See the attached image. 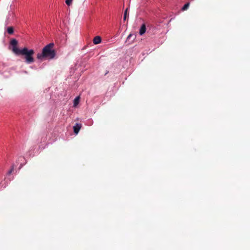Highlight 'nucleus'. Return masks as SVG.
Segmentation results:
<instances>
[{
	"label": "nucleus",
	"instance_id": "12",
	"mask_svg": "<svg viewBox=\"0 0 250 250\" xmlns=\"http://www.w3.org/2000/svg\"><path fill=\"white\" fill-rule=\"evenodd\" d=\"M13 169H14V168L13 167H12L8 172V175H10L11 174V173L12 172V171H13Z\"/></svg>",
	"mask_w": 250,
	"mask_h": 250
},
{
	"label": "nucleus",
	"instance_id": "1",
	"mask_svg": "<svg viewBox=\"0 0 250 250\" xmlns=\"http://www.w3.org/2000/svg\"><path fill=\"white\" fill-rule=\"evenodd\" d=\"M54 46V43L53 42L45 46L42 49V52L37 54V59L40 60H42L44 58L47 59H53L56 55L55 51L53 49Z\"/></svg>",
	"mask_w": 250,
	"mask_h": 250
},
{
	"label": "nucleus",
	"instance_id": "9",
	"mask_svg": "<svg viewBox=\"0 0 250 250\" xmlns=\"http://www.w3.org/2000/svg\"><path fill=\"white\" fill-rule=\"evenodd\" d=\"M128 16V8H126L124 12V21H125V20Z\"/></svg>",
	"mask_w": 250,
	"mask_h": 250
},
{
	"label": "nucleus",
	"instance_id": "7",
	"mask_svg": "<svg viewBox=\"0 0 250 250\" xmlns=\"http://www.w3.org/2000/svg\"><path fill=\"white\" fill-rule=\"evenodd\" d=\"M7 32L9 34H12L14 32V29L12 27L10 26L7 28Z\"/></svg>",
	"mask_w": 250,
	"mask_h": 250
},
{
	"label": "nucleus",
	"instance_id": "13",
	"mask_svg": "<svg viewBox=\"0 0 250 250\" xmlns=\"http://www.w3.org/2000/svg\"><path fill=\"white\" fill-rule=\"evenodd\" d=\"M132 36V35L131 34H130L128 37H127V39H129V38H130Z\"/></svg>",
	"mask_w": 250,
	"mask_h": 250
},
{
	"label": "nucleus",
	"instance_id": "2",
	"mask_svg": "<svg viewBox=\"0 0 250 250\" xmlns=\"http://www.w3.org/2000/svg\"><path fill=\"white\" fill-rule=\"evenodd\" d=\"M14 50L16 52V55H22L24 56V58L27 63L29 64L34 62L35 60L33 58V55L35 52L33 49H28L27 47H24L21 50H18L17 49H15Z\"/></svg>",
	"mask_w": 250,
	"mask_h": 250
},
{
	"label": "nucleus",
	"instance_id": "3",
	"mask_svg": "<svg viewBox=\"0 0 250 250\" xmlns=\"http://www.w3.org/2000/svg\"><path fill=\"white\" fill-rule=\"evenodd\" d=\"M18 44V42L15 39H13L12 40H11L10 41V45L11 46H12V50L13 51V52L16 54V52L14 50L15 49H17L18 50H21V49H19L17 45Z\"/></svg>",
	"mask_w": 250,
	"mask_h": 250
},
{
	"label": "nucleus",
	"instance_id": "8",
	"mask_svg": "<svg viewBox=\"0 0 250 250\" xmlns=\"http://www.w3.org/2000/svg\"><path fill=\"white\" fill-rule=\"evenodd\" d=\"M79 100H80L79 97H77L76 98H75V99L74 100V106H77V105L78 104V103L79 102Z\"/></svg>",
	"mask_w": 250,
	"mask_h": 250
},
{
	"label": "nucleus",
	"instance_id": "5",
	"mask_svg": "<svg viewBox=\"0 0 250 250\" xmlns=\"http://www.w3.org/2000/svg\"><path fill=\"white\" fill-rule=\"evenodd\" d=\"M101 38L100 36H96L93 40V42L94 44H98L101 42Z\"/></svg>",
	"mask_w": 250,
	"mask_h": 250
},
{
	"label": "nucleus",
	"instance_id": "6",
	"mask_svg": "<svg viewBox=\"0 0 250 250\" xmlns=\"http://www.w3.org/2000/svg\"><path fill=\"white\" fill-rule=\"evenodd\" d=\"M146 25L143 24L140 29V30H139V34L140 35H143L145 32H146Z\"/></svg>",
	"mask_w": 250,
	"mask_h": 250
},
{
	"label": "nucleus",
	"instance_id": "4",
	"mask_svg": "<svg viewBox=\"0 0 250 250\" xmlns=\"http://www.w3.org/2000/svg\"><path fill=\"white\" fill-rule=\"evenodd\" d=\"M81 127L82 124L79 123L76 124L75 125L73 126L74 132L76 134H77L79 132Z\"/></svg>",
	"mask_w": 250,
	"mask_h": 250
},
{
	"label": "nucleus",
	"instance_id": "10",
	"mask_svg": "<svg viewBox=\"0 0 250 250\" xmlns=\"http://www.w3.org/2000/svg\"><path fill=\"white\" fill-rule=\"evenodd\" d=\"M189 6V3H187L182 7V10L184 11V10H187Z\"/></svg>",
	"mask_w": 250,
	"mask_h": 250
},
{
	"label": "nucleus",
	"instance_id": "11",
	"mask_svg": "<svg viewBox=\"0 0 250 250\" xmlns=\"http://www.w3.org/2000/svg\"><path fill=\"white\" fill-rule=\"evenodd\" d=\"M72 2V0H65L66 4L68 6H69L71 4Z\"/></svg>",
	"mask_w": 250,
	"mask_h": 250
}]
</instances>
